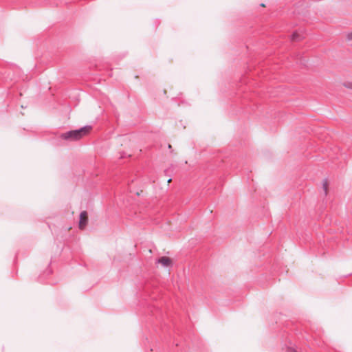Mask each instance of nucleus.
Listing matches in <instances>:
<instances>
[{"label":"nucleus","instance_id":"1","mask_svg":"<svg viewBox=\"0 0 352 352\" xmlns=\"http://www.w3.org/2000/svg\"><path fill=\"white\" fill-rule=\"evenodd\" d=\"M92 126L86 125L78 129L69 131L60 135V138L65 140L76 141L87 135L91 130Z\"/></svg>","mask_w":352,"mask_h":352},{"label":"nucleus","instance_id":"2","mask_svg":"<svg viewBox=\"0 0 352 352\" xmlns=\"http://www.w3.org/2000/svg\"><path fill=\"white\" fill-rule=\"evenodd\" d=\"M41 267L40 270L42 272L39 274L38 279L40 281H43L52 273V269L51 265H41Z\"/></svg>","mask_w":352,"mask_h":352},{"label":"nucleus","instance_id":"3","mask_svg":"<svg viewBox=\"0 0 352 352\" xmlns=\"http://www.w3.org/2000/svg\"><path fill=\"white\" fill-rule=\"evenodd\" d=\"M87 222V212L86 211H82L80 214L79 228L81 230L84 229L86 227Z\"/></svg>","mask_w":352,"mask_h":352},{"label":"nucleus","instance_id":"4","mask_svg":"<svg viewBox=\"0 0 352 352\" xmlns=\"http://www.w3.org/2000/svg\"><path fill=\"white\" fill-rule=\"evenodd\" d=\"M173 260L167 256H162L156 258L155 264H172Z\"/></svg>","mask_w":352,"mask_h":352},{"label":"nucleus","instance_id":"5","mask_svg":"<svg viewBox=\"0 0 352 352\" xmlns=\"http://www.w3.org/2000/svg\"><path fill=\"white\" fill-rule=\"evenodd\" d=\"M291 38L292 41H300L302 38V37L301 36L300 34H299L298 32H294L292 36H291Z\"/></svg>","mask_w":352,"mask_h":352},{"label":"nucleus","instance_id":"6","mask_svg":"<svg viewBox=\"0 0 352 352\" xmlns=\"http://www.w3.org/2000/svg\"><path fill=\"white\" fill-rule=\"evenodd\" d=\"M322 188L324 192V195H327V190H328V181L327 179H324L322 181Z\"/></svg>","mask_w":352,"mask_h":352},{"label":"nucleus","instance_id":"7","mask_svg":"<svg viewBox=\"0 0 352 352\" xmlns=\"http://www.w3.org/2000/svg\"><path fill=\"white\" fill-rule=\"evenodd\" d=\"M344 86L348 89H352V82H347L344 84Z\"/></svg>","mask_w":352,"mask_h":352},{"label":"nucleus","instance_id":"8","mask_svg":"<svg viewBox=\"0 0 352 352\" xmlns=\"http://www.w3.org/2000/svg\"><path fill=\"white\" fill-rule=\"evenodd\" d=\"M347 38L349 41H352V32L347 34Z\"/></svg>","mask_w":352,"mask_h":352},{"label":"nucleus","instance_id":"9","mask_svg":"<svg viewBox=\"0 0 352 352\" xmlns=\"http://www.w3.org/2000/svg\"><path fill=\"white\" fill-rule=\"evenodd\" d=\"M171 180H172V179H171V178L168 179V183H169V182H170V181H171Z\"/></svg>","mask_w":352,"mask_h":352},{"label":"nucleus","instance_id":"10","mask_svg":"<svg viewBox=\"0 0 352 352\" xmlns=\"http://www.w3.org/2000/svg\"><path fill=\"white\" fill-rule=\"evenodd\" d=\"M136 195H137L138 196H140V192H138L136 193Z\"/></svg>","mask_w":352,"mask_h":352},{"label":"nucleus","instance_id":"11","mask_svg":"<svg viewBox=\"0 0 352 352\" xmlns=\"http://www.w3.org/2000/svg\"><path fill=\"white\" fill-rule=\"evenodd\" d=\"M168 148H171V145L170 144H168Z\"/></svg>","mask_w":352,"mask_h":352},{"label":"nucleus","instance_id":"12","mask_svg":"<svg viewBox=\"0 0 352 352\" xmlns=\"http://www.w3.org/2000/svg\"><path fill=\"white\" fill-rule=\"evenodd\" d=\"M148 252H149L150 253H151V252H152V250L150 249V250H148Z\"/></svg>","mask_w":352,"mask_h":352}]
</instances>
